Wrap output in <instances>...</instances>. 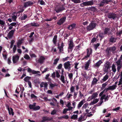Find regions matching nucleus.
Returning a JSON list of instances; mask_svg holds the SVG:
<instances>
[{
  "label": "nucleus",
  "instance_id": "1",
  "mask_svg": "<svg viewBox=\"0 0 122 122\" xmlns=\"http://www.w3.org/2000/svg\"><path fill=\"white\" fill-rule=\"evenodd\" d=\"M18 8V10H19L18 11V12L16 13H15L14 14H12L10 16V17L11 18L13 21H15L17 18V16H19L20 15L19 13L23 12L24 10L23 7L22 6H19Z\"/></svg>",
  "mask_w": 122,
  "mask_h": 122
},
{
  "label": "nucleus",
  "instance_id": "2",
  "mask_svg": "<svg viewBox=\"0 0 122 122\" xmlns=\"http://www.w3.org/2000/svg\"><path fill=\"white\" fill-rule=\"evenodd\" d=\"M116 49V47L115 46H113L107 47L106 50V51L107 54L110 55L111 54V52L113 54L115 53Z\"/></svg>",
  "mask_w": 122,
  "mask_h": 122
},
{
  "label": "nucleus",
  "instance_id": "3",
  "mask_svg": "<svg viewBox=\"0 0 122 122\" xmlns=\"http://www.w3.org/2000/svg\"><path fill=\"white\" fill-rule=\"evenodd\" d=\"M110 64L109 62L106 61L104 65L103 68V71L106 72H107L110 68Z\"/></svg>",
  "mask_w": 122,
  "mask_h": 122
},
{
  "label": "nucleus",
  "instance_id": "4",
  "mask_svg": "<svg viewBox=\"0 0 122 122\" xmlns=\"http://www.w3.org/2000/svg\"><path fill=\"white\" fill-rule=\"evenodd\" d=\"M96 23L93 22L91 23L87 27V30H90L93 29L96 27Z\"/></svg>",
  "mask_w": 122,
  "mask_h": 122
},
{
  "label": "nucleus",
  "instance_id": "5",
  "mask_svg": "<svg viewBox=\"0 0 122 122\" xmlns=\"http://www.w3.org/2000/svg\"><path fill=\"white\" fill-rule=\"evenodd\" d=\"M98 92H96L93 93L91 96L89 97L88 99V101H90L97 97L98 96Z\"/></svg>",
  "mask_w": 122,
  "mask_h": 122
},
{
  "label": "nucleus",
  "instance_id": "6",
  "mask_svg": "<svg viewBox=\"0 0 122 122\" xmlns=\"http://www.w3.org/2000/svg\"><path fill=\"white\" fill-rule=\"evenodd\" d=\"M108 97H108V96H106V95H104L102 96L100 98L101 101H100V102L99 103V104H100L98 106H100L102 103L103 102V100L104 99H105V101H106L108 100Z\"/></svg>",
  "mask_w": 122,
  "mask_h": 122
},
{
  "label": "nucleus",
  "instance_id": "7",
  "mask_svg": "<svg viewBox=\"0 0 122 122\" xmlns=\"http://www.w3.org/2000/svg\"><path fill=\"white\" fill-rule=\"evenodd\" d=\"M40 86L41 87H43L44 90H45L47 89L48 84L47 82H42L40 83Z\"/></svg>",
  "mask_w": 122,
  "mask_h": 122
},
{
  "label": "nucleus",
  "instance_id": "8",
  "mask_svg": "<svg viewBox=\"0 0 122 122\" xmlns=\"http://www.w3.org/2000/svg\"><path fill=\"white\" fill-rule=\"evenodd\" d=\"M94 4V1L93 0L90 1H89L84 2L81 4L84 6H87L89 5H93Z\"/></svg>",
  "mask_w": 122,
  "mask_h": 122
},
{
  "label": "nucleus",
  "instance_id": "9",
  "mask_svg": "<svg viewBox=\"0 0 122 122\" xmlns=\"http://www.w3.org/2000/svg\"><path fill=\"white\" fill-rule=\"evenodd\" d=\"M19 58V56L18 54L15 55L12 57L13 61L14 63H16L18 61Z\"/></svg>",
  "mask_w": 122,
  "mask_h": 122
},
{
  "label": "nucleus",
  "instance_id": "10",
  "mask_svg": "<svg viewBox=\"0 0 122 122\" xmlns=\"http://www.w3.org/2000/svg\"><path fill=\"white\" fill-rule=\"evenodd\" d=\"M64 8L62 6H59L56 7L55 8V10L57 13H58L64 10Z\"/></svg>",
  "mask_w": 122,
  "mask_h": 122
},
{
  "label": "nucleus",
  "instance_id": "11",
  "mask_svg": "<svg viewBox=\"0 0 122 122\" xmlns=\"http://www.w3.org/2000/svg\"><path fill=\"white\" fill-rule=\"evenodd\" d=\"M117 87V85H113L112 86H110L108 88H105L104 91H106V92L108 90H113L115 89Z\"/></svg>",
  "mask_w": 122,
  "mask_h": 122
},
{
  "label": "nucleus",
  "instance_id": "12",
  "mask_svg": "<svg viewBox=\"0 0 122 122\" xmlns=\"http://www.w3.org/2000/svg\"><path fill=\"white\" fill-rule=\"evenodd\" d=\"M74 46L72 41L71 40L70 41H69V46L68 49V52L71 51L73 47Z\"/></svg>",
  "mask_w": 122,
  "mask_h": 122
},
{
  "label": "nucleus",
  "instance_id": "13",
  "mask_svg": "<svg viewBox=\"0 0 122 122\" xmlns=\"http://www.w3.org/2000/svg\"><path fill=\"white\" fill-rule=\"evenodd\" d=\"M64 68L66 69H68L70 70L71 69V64H70V62L68 61L65 63L64 64Z\"/></svg>",
  "mask_w": 122,
  "mask_h": 122
},
{
  "label": "nucleus",
  "instance_id": "14",
  "mask_svg": "<svg viewBox=\"0 0 122 122\" xmlns=\"http://www.w3.org/2000/svg\"><path fill=\"white\" fill-rule=\"evenodd\" d=\"M60 81L64 84H65L66 82V81L67 83H68V81H67L66 78H65L64 76L63 75H61L60 79Z\"/></svg>",
  "mask_w": 122,
  "mask_h": 122
},
{
  "label": "nucleus",
  "instance_id": "15",
  "mask_svg": "<svg viewBox=\"0 0 122 122\" xmlns=\"http://www.w3.org/2000/svg\"><path fill=\"white\" fill-rule=\"evenodd\" d=\"M90 63V60H89L86 63L85 65V66L82 67V68H84V69L85 70H87L89 68V66Z\"/></svg>",
  "mask_w": 122,
  "mask_h": 122
},
{
  "label": "nucleus",
  "instance_id": "16",
  "mask_svg": "<svg viewBox=\"0 0 122 122\" xmlns=\"http://www.w3.org/2000/svg\"><path fill=\"white\" fill-rule=\"evenodd\" d=\"M87 55L85 56L84 58V59H85L86 58L89 57L90 55L92 53V50L90 48H88L87 49Z\"/></svg>",
  "mask_w": 122,
  "mask_h": 122
},
{
  "label": "nucleus",
  "instance_id": "17",
  "mask_svg": "<svg viewBox=\"0 0 122 122\" xmlns=\"http://www.w3.org/2000/svg\"><path fill=\"white\" fill-rule=\"evenodd\" d=\"M65 17H63L59 20L58 21L57 23L59 25H61L66 20Z\"/></svg>",
  "mask_w": 122,
  "mask_h": 122
},
{
  "label": "nucleus",
  "instance_id": "18",
  "mask_svg": "<svg viewBox=\"0 0 122 122\" xmlns=\"http://www.w3.org/2000/svg\"><path fill=\"white\" fill-rule=\"evenodd\" d=\"M117 16V15L114 13H109L108 17L109 18H112L113 19H115Z\"/></svg>",
  "mask_w": 122,
  "mask_h": 122
},
{
  "label": "nucleus",
  "instance_id": "19",
  "mask_svg": "<svg viewBox=\"0 0 122 122\" xmlns=\"http://www.w3.org/2000/svg\"><path fill=\"white\" fill-rule=\"evenodd\" d=\"M45 59V58L43 56H41L38 60V62L39 63H43Z\"/></svg>",
  "mask_w": 122,
  "mask_h": 122
},
{
  "label": "nucleus",
  "instance_id": "20",
  "mask_svg": "<svg viewBox=\"0 0 122 122\" xmlns=\"http://www.w3.org/2000/svg\"><path fill=\"white\" fill-rule=\"evenodd\" d=\"M85 102V101L84 99H83L77 105V107L78 109L80 108L82 106V105Z\"/></svg>",
  "mask_w": 122,
  "mask_h": 122
},
{
  "label": "nucleus",
  "instance_id": "21",
  "mask_svg": "<svg viewBox=\"0 0 122 122\" xmlns=\"http://www.w3.org/2000/svg\"><path fill=\"white\" fill-rule=\"evenodd\" d=\"M14 31L15 30H12L10 31L7 35L8 37L10 38L12 37Z\"/></svg>",
  "mask_w": 122,
  "mask_h": 122
},
{
  "label": "nucleus",
  "instance_id": "22",
  "mask_svg": "<svg viewBox=\"0 0 122 122\" xmlns=\"http://www.w3.org/2000/svg\"><path fill=\"white\" fill-rule=\"evenodd\" d=\"M108 2L109 1L107 0H101L99 5L100 6H103L104 4L108 3Z\"/></svg>",
  "mask_w": 122,
  "mask_h": 122
},
{
  "label": "nucleus",
  "instance_id": "23",
  "mask_svg": "<svg viewBox=\"0 0 122 122\" xmlns=\"http://www.w3.org/2000/svg\"><path fill=\"white\" fill-rule=\"evenodd\" d=\"M99 101V99H95L93 101L91 102L90 103V105H92L97 103Z\"/></svg>",
  "mask_w": 122,
  "mask_h": 122
},
{
  "label": "nucleus",
  "instance_id": "24",
  "mask_svg": "<svg viewBox=\"0 0 122 122\" xmlns=\"http://www.w3.org/2000/svg\"><path fill=\"white\" fill-rule=\"evenodd\" d=\"M33 4V2L30 1H28L24 3V7H26Z\"/></svg>",
  "mask_w": 122,
  "mask_h": 122
},
{
  "label": "nucleus",
  "instance_id": "25",
  "mask_svg": "<svg viewBox=\"0 0 122 122\" xmlns=\"http://www.w3.org/2000/svg\"><path fill=\"white\" fill-rule=\"evenodd\" d=\"M8 25L9 27V30H10L12 28L13 26L16 25V23L15 22H13L11 23L10 24Z\"/></svg>",
  "mask_w": 122,
  "mask_h": 122
},
{
  "label": "nucleus",
  "instance_id": "26",
  "mask_svg": "<svg viewBox=\"0 0 122 122\" xmlns=\"http://www.w3.org/2000/svg\"><path fill=\"white\" fill-rule=\"evenodd\" d=\"M23 39H21L18 40L17 43V44L18 47H19L20 46L23 42Z\"/></svg>",
  "mask_w": 122,
  "mask_h": 122
},
{
  "label": "nucleus",
  "instance_id": "27",
  "mask_svg": "<svg viewBox=\"0 0 122 122\" xmlns=\"http://www.w3.org/2000/svg\"><path fill=\"white\" fill-rule=\"evenodd\" d=\"M0 25L2 27L5 26V21L3 20L0 19Z\"/></svg>",
  "mask_w": 122,
  "mask_h": 122
},
{
  "label": "nucleus",
  "instance_id": "28",
  "mask_svg": "<svg viewBox=\"0 0 122 122\" xmlns=\"http://www.w3.org/2000/svg\"><path fill=\"white\" fill-rule=\"evenodd\" d=\"M76 25L75 24H72L68 27V28L70 30H71L75 28L76 27Z\"/></svg>",
  "mask_w": 122,
  "mask_h": 122
},
{
  "label": "nucleus",
  "instance_id": "29",
  "mask_svg": "<svg viewBox=\"0 0 122 122\" xmlns=\"http://www.w3.org/2000/svg\"><path fill=\"white\" fill-rule=\"evenodd\" d=\"M8 110L9 115H12V116H13L14 115V113L13 112L12 109L10 108V109L8 108Z\"/></svg>",
  "mask_w": 122,
  "mask_h": 122
},
{
  "label": "nucleus",
  "instance_id": "30",
  "mask_svg": "<svg viewBox=\"0 0 122 122\" xmlns=\"http://www.w3.org/2000/svg\"><path fill=\"white\" fill-rule=\"evenodd\" d=\"M112 69L113 72L114 73H115L116 71V66L114 64H113L112 65Z\"/></svg>",
  "mask_w": 122,
  "mask_h": 122
},
{
  "label": "nucleus",
  "instance_id": "31",
  "mask_svg": "<svg viewBox=\"0 0 122 122\" xmlns=\"http://www.w3.org/2000/svg\"><path fill=\"white\" fill-rule=\"evenodd\" d=\"M64 46L63 43H61V46L58 47V48L59 49L60 51V52H62L63 50V47Z\"/></svg>",
  "mask_w": 122,
  "mask_h": 122
},
{
  "label": "nucleus",
  "instance_id": "32",
  "mask_svg": "<svg viewBox=\"0 0 122 122\" xmlns=\"http://www.w3.org/2000/svg\"><path fill=\"white\" fill-rule=\"evenodd\" d=\"M116 38H114L112 37L110 39L109 41L110 42L114 43L116 41Z\"/></svg>",
  "mask_w": 122,
  "mask_h": 122
},
{
  "label": "nucleus",
  "instance_id": "33",
  "mask_svg": "<svg viewBox=\"0 0 122 122\" xmlns=\"http://www.w3.org/2000/svg\"><path fill=\"white\" fill-rule=\"evenodd\" d=\"M103 62L101 60H99V61L97 62L96 63L95 66L96 67H99L102 63Z\"/></svg>",
  "mask_w": 122,
  "mask_h": 122
},
{
  "label": "nucleus",
  "instance_id": "34",
  "mask_svg": "<svg viewBox=\"0 0 122 122\" xmlns=\"http://www.w3.org/2000/svg\"><path fill=\"white\" fill-rule=\"evenodd\" d=\"M57 86L58 85H56V84H53L51 83L49 84L50 87L51 89H53L55 86Z\"/></svg>",
  "mask_w": 122,
  "mask_h": 122
},
{
  "label": "nucleus",
  "instance_id": "35",
  "mask_svg": "<svg viewBox=\"0 0 122 122\" xmlns=\"http://www.w3.org/2000/svg\"><path fill=\"white\" fill-rule=\"evenodd\" d=\"M36 103H34L32 105H30L29 106V107L30 109H33V110L34 109V107L35 106Z\"/></svg>",
  "mask_w": 122,
  "mask_h": 122
},
{
  "label": "nucleus",
  "instance_id": "36",
  "mask_svg": "<svg viewBox=\"0 0 122 122\" xmlns=\"http://www.w3.org/2000/svg\"><path fill=\"white\" fill-rule=\"evenodd\" d=\"M42 120L45 121H50L51 120V119L47 117H44L42 118Z\"/></svg>",
  "mask_w": 122,
  "mask_h": 122
},
{
  "label": "nucleus",
  "instance_id": "37",
  "mask_svg": "<svg viewBox=\"0 0 122 122\" xmlns=\"http://www.w3.org/2000/svg\"><path fill=\"white\" fill-rule=\"evenodd\" d=\"M108 75L107 74L102 79V80L104 81H105L108 79Z\"/></svg>",
  "mask_w": 122,
  "mask_h": 122
},
{
  "label": "nucleus",
  "instance_id": "38",
  "mask_svg": "<svg viewBox=\"0 0 122 122\" xmlns=\"http://www.w3.org/2000/svg\"><path fill=\"white\" fill-rule=\"evenodd\" d=\"M78 116L77 115H73L71 116V119L76 120Z\"/></svg>",
  "mask_w": 122,
  "mask_h": 122
},
{
  "label": "nucleus",
  "instance_id": "39",
  "mask_svg": "<svg viewBox=\"0 0 122 122\" xmlns=\"http://www.w3.org/2000/svg\"><path fill=\"white\" fill-rule=\"evenodd\" d=\"M75 87L73 86H71L70 88V90L71 93H73L75 91Z\"/></svg>",
  "mask_w": 122,
  "mask_h": 122
},
{
  "label": "nucleus",
  "instance_id": "40",
  "mask_svg": "<svg viewBox=\"0 0 122 122\" xmlns=\"http://www.w3.org/2000/svg\"><path fill=\"white\" fill-rule=\"evenodd\" d=\"M31 25L33 26H39V25L38 23L33 22L31 23Z\"/></svg>",
  "mask_w": 122,
  "mask_h": 122
},
{
  "label": "nucleus",
  "instance_id": "41",
  "mask_svg": "<svg viewBox=\"0 0 122 122\" xmlns=\"http://www.w3.org/2000/svg\"><path fill=\"white\" fill-rule=\"evenodd\" d=\"M68 75L69 78L71 80L72 79L73 75L72 73H68Z\"/></svg>",
  "mask_w": 122,
  "mask_h": 122
},
{
  "label": "nucleus",
  "instance_id": "42",
  "mask_svg": "<svg viewBox=\"0 0 122 122\" xmlns=\"http://www.w3.org/2000/svg\"><path fill=\"white\" fill-rule=\"evenodd\" d=\"M116 63L117 64V66H120L121 65L122 66L121 60H118L116 62Z\"/></svg>",
  "mask_w": 122,
  "mask_h": 122
},
{
  "label": "nucleus",
  "instance_id": "43",
  "mask_svg": "<svg viewBox=\"0 0 122 122\" xmlns=\"http://www.w3.org/2000/svg\"><path fill=\"white\" fill-rule=\"evenodd\" d=\"M24 57L25 59L27 60L29 59L30 58V57L29 56L26 54H25Z\"/></svg>",
  "mask_w": 122,
  "mask_h": 122
},
{
  "label": "nucleus",
  "instance_id": "44",
  "mask_svg": "<svg viewBox=\"0 0 122 122\" xmlns=\"http://www.w3.org/2000/svg\"><path fill=\"white\" fill-rule=\"evenodd\" d=\"M88 106V103H86L84 104L82 107V108L83 109H86Z\"/></svg>",
  "mask_w": 122,
  "mask_h": 122
},
{
  "label": "nucleus",
  "instance_id": "45",
  "mask_svg": "<svg viewBox=\"0 0 122 122\" xmlns=\"http://www.w3.org/2000/svg\"><path fill=\"white\" fill-rule=\"evenodd\" d=\"M107 85V82H106L102 84V89H103Z\"/></svg>",
  "mask_w": 122,
  "mask_h": 122
},
{
  "label": "nucleus",
  "instance_id": "46",
  "mask_svg": "<svg viewBox=\"0 0 122 122\" xmlns=\"http://www.w3.org/2000/svg\"><path fill=\"white\" fill-rule=\"evenodd\" d=\"M15 42V41L14 40H12L10 42V48H11L12 47L13 44Z\"/></svg>",
  "mask_w": 122,
  "mask_h": 122
},
{
  "label": "nucleus",
  "instance_id": "47",
  "mask_svg": "<svg viewBox=\"0 0 122 122\" xmlns=\"http://www.w3.org/2000/svg\"><path fill=\"white\" fill-rule=\"evenodd\" d=\"M110 29L108 28H106L105 30L104 31V34H106L108 33Z\"/></svg>",
  "mask_w": 122,
  "mask_h": 122
},
{
  "label": "nucleus",
  "instance_id": "48",
  "mask_svg": "<svg viewBox=\"0 0 122 122\" xmlns=\"http://www.w3.org/2000/svg\"><path fill=\"white\" fill-rule=\"evenodd\" d=\"M27 17V16L25 15L24 14L21 17V20H25L26 19Z\"/></svg>",
  "mask_w": 122,
  "mask_h": 122
},
{
  "label": "nucleus",
  "instance_id": "49",
  "mask_svg": "<svg viewBox=\"0 0 122 122\" xmlns=\"http://www.w3.org/2000/svg\"><path fill=\"white\" fill-rule=\"evenodd\" d=\"M73 95L71 94H67L66 96V97L67 98L68 100H69L70 97H71Z\"/></svg>",
  "mask_w": 122,
  "mask_h": 122
},
{
  "label": "nucleus",
  "instance_id": "50",
  "mask_svg": "<svg viewBox=\"0 0 122 122\" xmlns=\"http://www.w3.org/2000/svg\"><path fill=\"white\" fill-rule=\"evenodd\" d=\"M30 97L31 99H36L37 98V96L33 94H32L30 95Z\"/></svg>",
  "mask_w": 122,
  "mask_h": 122
},
{
  "label": "nucleus",
  "instance_id": "51",
  "mask_svg": "<svg viewBox=\"0 0 122 122\" xmlns=\"http://www.w3.org/2000/svg\"><path fill=\"white\" fill-rule=\"evenodd\" d=\"M57 36H55L53 39V42L54 44H55L56 42V40Z\"/></svg>",
  "mask_w": 122,
  "mask_h": 122
},
{
  "label": "nucleus",
  "instance_id": "52",
  "mask_svg": "<svg viewBox=\"0 0 122 122\" xmlns=\"http://www.w3.org/2000/svg\"><path fill=\"white\" fill-rule=\"evenodd\" d=\"M17 50L16 46L15 45H14V46L13 48V52L14 53H15Z\"/></svg>",
  "mask_w": 122,
  "mask_h": 122
},
{
  "label": "nucleus",
  "instance_id": "53",
  "mask_svg": "<svg viewBox=\"0 0 122 122\" xmlns=\"http://www.w3.org/2000/svg\"><path fill=\"white\" fill-rule=\"evenodd\" d=\"M40 107L39 106H37L36 107H35L33 110L35 111H36L40 109Z\"/></svg>",
  "mask_w": 122,
  "mask_h": 122
},
{
  "label": "nucleus",
  "instance_id": "54",
  "mask_svg": "<svg viewBox=\"0 0 122 122\" xmlns=\"http://www.w3.org/2000/svg\"><path fill=\"white\" fill-rule=\"evenodd\" d=\"M59 59L58 58H56L54 60L53 64H54L56 65L57 64L58 61L59 60Z\"/></svg>",
  "mask_w": 122,
  "mask_h": 122
},
{
  "label": "nucleus",
  "instance_id": "55",
  "mask_svg": "<svg viewBox=\"0 0 122 122\" xmlns=\"http://www.w3.org/2000/svg\"><path fill=\"white\" fill-rule=\"evenodd\" d=\"M121 78L119 80L118 85L119 86L122 84V77L120 76Z\"/></svg>",
  "mask_w": 122,
  "mask_h": 122
},
{
  "label": "nucleus",
  "instance_id": "56",
  "mask_svg": "<svg viewBox=\"0 0 122 122\" xmlns=\"http://www.w3.org/2000/svg\"><path fill=\"white\" fill-rule=\"evenodd\" d=\"M97 81V80L95 78H94L93 79L92 82L94 84H96Z\"/></svg>",
  "mask_w": 122,
  "mask_h": 122
},
{
  "label": "nucleus",
  "instance_id": "57",
  "mask_svg": "<svg viewBox=\"0 0 122 122\" xmlns=\"http://www.w3.org/2000/svg\"><path fill=\"white\" fill-rule=\"evenodd\" d=\"M39 2L41 5H44L45 4L44 2L42 0H39Z\"/></svg>",
  "mask_w": 122,
  "mask_h": 122
},
{
  "label": "nucleus",
  "instance_id": "58",
  "mask_svg": "<svg viewBox=\"0 0 122 122\" xmlns=\"http://www.w3.org/2000/svg\"><path fill=\"white\" fill-rule=\"evenodd\" d=\"M120 108V107H118L116 108H114L112 109V110L113 111H115L117 112V111L119 110Z\"/></svg>",
  "mask_w": 122,
  "mask_h": 122
},
{
  "label": "nucleus",
  "instance_id": "59",
  "mask_svg": "<svg viewBox=\"0 0 122 122\" xmlns=\"http://www.w3.org/2000/svg\"><path fill=\"white\" fill-rule=\"evenodd\" d=\"M71 0L75 3H78L80 2V1L79 0Z\"/></svg>",
  "mask_w": 122,
  "mask_h": 122
},
{
  "label": "nucleus",
  "instance_id": "60",
  "mask_svg": "<svg viewBox=\"0 0 122 122\" xmlns=\"http://www.w3.org/2000/svg\"><path fill=\"white\" fill-rule=\"evenodd\" d=\"M79 63H76L74 64L75 68V69H78L77 66L78 65Z\"/></svg>",
  "mask_w": 122,
  "mask_h": 122
},
{
  "label": "nucleus",
  "instance_id": "61",
  "mask_svg": "<svg viewBox=\"0 0 122 122\" xmlns=\"http://www.w3.org/2000/svg\"><path fill=\"white\" fill-rule=\"evenodd\" d=\"M62 65L61 64H60L58 66L57 68L58 69H61L62 67Z\"/></svg>",
  "mask_w": 122,
  "mask_h": 122
},
{
  "label": "nucleus",
  "instance_id": "62",
  "mask_svg": "<svg viewBox=\"0 0 122 122\" xmlns=\"http://www.w3.org/2000/svg\"><path fill=\"white\" fill-rule=\"evenodd\" d=\"M83 96V94L81 93L80 91H79V97L80 98H81Z\"/></svg>",
  "mask_w": 122,
  "mask_h": 122
},
{
  "label": "nucleus",
  "instance_id": "63",
  "mask_svg": "<svg viewBox=\"0 0 122 122\" xmlns=\"http://www.w3.org/2000/svg\"><path fill=\"white\" fill-rule=\"evenodd\" d=\"M69 57H67L65 58H63V61H66L68 60V59H69Z\"/></svg>",
  "mask_w": 122,
  "mask_h": 122
},
{
  "label": "nucleus",
  "instance_id": "64",
  "mask_svg": "<svg viewBox=\"0 0 122 122\" xmlns=\"http://www.w3.org/2000/svg\"><path fill=\"white\" fill-rule=\"evenodd\" d=\"M122 67V66L121 65L120 66H117V71L118 72H119V71L120 69Z\"/></svg>",
  "mask_w": 122,
  "mask_h": 122
}]
</instances>
